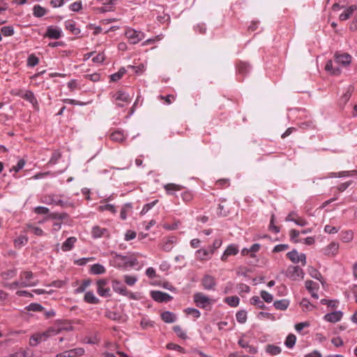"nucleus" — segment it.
Listing matches in <instances>:
<instances>
[{
    "mask_svg": "<svg viewBox=\"0 0 357 357\" xmlns=\"http://www.w3.org/2000/svg\"><path fill=\"white\" fill-rule=\"evenodd\" d=\"M28 242V238L26 236L21 235L15 239L14 243L16 248H21L22 246L26 244Z\"/></svg>",
    "mask_w": 357,
    "mask_h": 357,
    "instance_id": "obj_39",
    "label": "nucleus"
},
{
    "mask_svg": "<svg viewBox=\"0 0 357 357\" xmlns=\"http://www.w3.org/2000/svg\"><path fill=\"white\" fill-rule=\"evenodd\" d=\"M160 316L162 321H165V323H174L176 320V314L169 311H165L162 312Z\"/></svg>",
    "mask_w": 357,
    "mask_h": 357,
    "instance_id": "obj_23",
    "label": "nucleus"
},
{
    "mask_svg": "<svg viewBox=\"0 0 357 357\" xmlns=\"http://www.w3.org/2000/svg\"><path fill=\"white\" fill-rule=\"evenodd\" d=\"M26 231H31L36 236H41L44 235L43 229L38 227L34 226L33 225L29 224L26 225Z\"/></svg>",
    "mask_w": 357,
    "mask_h": 357,
    "instance_id": "obj_34",
    "label": "nucleus"
},
{
    "mask_svg": "<svg viewBox=\"0 0 357 357\" xmlns=\"http://www.w3.org/2000/svg\"><path fill=\"white\" fill-rule=\"evenodd\" d=\"M202 285L204 289L206 290H214L216 285L215 278L209 275H206L202 281Z\"/></svg>",
    "mask_w": 357,
    "mask_h": 357,
    "instance_id": "obj_15",
    "label": "nucleus"
},
{
    "mask_svg": "<svg viewBox=\"0 0 357 357\" xmlns=\"http://www.w3.org/2000/svg\"><path fill=\"white\" fill-rule=\"evenodd\" d=\"M157 202H158V200L155 199L150 203L145 204L141 211V213L142 214L146 213L151 208H152L155 205V204Z\"/></svg>",
    "mask_w": 357,
    "mask_h": 357,
    "instance_id": "obj_61",
    "label": "nucleus"
},
{
    "mask_svg": "<svg viewBox=\"0 0 357 357\" xmlns=\"http://www.w3.org/2000/svg\"><path fill=\"white\" fill-rule=\"evenodd\" d=\"M97 292L102 297L111 296V290L108 287V280L100 279L96 282Z\"/></svg>",
    "mask_w": 357,
    "mask_h": 357,
    "instance_id": "obj_6",
    "label": "nucleus"
},
{
    "mask_svg": "<svg viewBox=\"0 0 357 357\" xmlns=\"http://www.w3.org/2000/svg\"><path fill=\"white\" fill-rule=\"evenodd\" d=\"M1 33L4 36H11L14 34V29L12 26H3L1 29Z\"/></svg>",
    "mask_w": 357,
    "mask_h": 357,
    "instance_id": "obj_48",
    "label": "nucleus"
},
{
    "mask_svg": "<svg viewBox=\"0 0 357 357\" xmlns=\"http://www.w3.org/2000/svg\"><path fill=\"white\" fill-rule=\"evenodd\" d=\"M250 304L255 305L259 309H265L266 305L264 303V301H261L258 296H253L250 298Z\"/></svg>",
    "mask_w": 357,
    "mask_h": 357,
    "instance_id": "obj_35",
    "label": "nucleus"
},
{
    "mask_svg": "<svg viewBox=\"0 0 357 357\" xmlns=\"http://www.w3.org/2000/svg\"><path fill=\"white\" fill-rule=\"evenodd\" d=\"M335 61L344 66H348L351 62L352 57L348 53H335L334 55Z\"/></svg>",
    "mask_w": 357,
    "mask_h": 357,
    "instance_id": "obj_9",
    "label": "nucleus"
},
{
    "mask_svg": "<svg viewBox=\"0 0 357 357\" xmlns=\"http://www.w3.org/2000/svg\"><path fill=\"white\" fill-rule=\"evenodd\" d=\"M91 273L94 275H100L103 274L106 272L105 268L100 264H95L91 266Z\"/></svg>",
    "mask_w": 357,
    "mask_h": 357,
    "instance_id": "obj_29",
    "label": "nucleus"
},
{
    "mask_svg": "<svg viewBox=\"0 0 357 357\" xmlns=\"http://www.w3.org/2000/svg\"><path fill=\"white\" fill-rule=\"evenodd\" d=\"M185 312L188 314H191L195 318H199L201 315L200 312L197 309L192 308V307H188V308L185 309Z\"/></svg>",
    "mask_w": 357,
    "mask_h": 357,
    "instance_id": "obj_60",
    "label": "nucleus"
},
{
    "mask_svg": "<svg viewBox=\"0 0 357 357\" xmlns=\"http://www.w3.org/2000/svg\"><path fill=\"white\" fill-rule=\"evenodd\" d=\"M41 342H43V341H42L41 338H40L38 333H36L30 337L29 344L31 347H36Z\"/></svg>",
    "mask_w": 357,
    "mask_h": 357,
    "instance_id": "obj_51",
    "label": "nucleus"
},
{
    "mask_svg": "<svg viewBox=\"0 0 357 357\" xmlns=\"http://www.w3.org/2000/svg\"><path fill=\"white\" fill-rule=\"evenodd\" d=\"M23 98L30 102L33 105L37 104V100L33 94V93L31 91H27L23 95Z\"/></svg>",
    "mask_w": 357,
    "mask_h": 357,
    "instance_id": "obj_42",
    "label": "nucleus"
},
{
    "mask_svg": "<svg viewBox=\"0 0 357 357\" xmlns=\"http://www.w3.org/2000/svg\"><path fill=\"white\" fill-rule=\"evenodd\" d=\"M47 10L40 5H35L33 8V14L36 17H42L46 15Z\"/></svg>",
    "mask_w": 357,
    "mask_h": 357,
    "instance_id": "obj_30",
    "label": "nucleus"
},
{
    "mask_svg": "<svg viewBox=\"0 0 357 357\" xmlns=\"http://www.w3.org/2000/svg\"><path fill=\"white\" fill-rule=\"evenodd\" d=\"M289 301L286 299H282L274 302L273 305L277 310H284L289 306Z\"/></svg>",
    "mask_w": 357,
    "mask_h": 357,
    "instance_id": "obj_32",
    "label": "nucleus"
},
{
    "mask_svg": "<svg viewBox=\"0 0 357 357\" xmlns=\"http://www.w3.org/2000/svg\"><path fill=\"white\" fill-rule=\"evenodd\" d=\"M112 287L113 290L116 293L119 294L123 296L128 295V291L126 287L123 284H122L121 282H120L117 280H114L112 282Z\"/></svg>",
    "mask_w": 357,
    "mask_h": 357,
    "instance_id": "obj_13",
    "label": "nucleus"
},
{
    "mask_svg": "<svg viewBox=\"0 0 357 357\" xmlns=\"http://www.w3.org/2000/svg\"><path fill=\"white\" fill-rule=\"evenodd\" d=\"M110 138L114 142H122L125 137L121 131L116 130L111 134Z\"/></svg>",
    "mask_w": 357,
    "mask_h": 357,
    "instance_id": "obj_36",
    "label": "nucleus"
},
{
    "mask_svg": "<svg viewBox=\"0 0 357 357\" xmlns=\"http://www.w3.org/2000/svg\"><path fill=\"white\" fill-rule=\"evenodd\" d=\"M261 297L266 303H271L273 300V296L266 291L262 290L260 292Z\"/></svg>",
    "mask_w": 357,
    "mask_h": 357,
    "instance_id": "obj_54",
    "label": "nucleus"
},
{
    "mask_svg": "<svg viewBox=\"0 0 357 357\" xmlns=\"http://www.w3.org/2000/svg\"><path fill=\"white\" fill-rule=\"evenodd\" d=\"M123 278H124L125 282L129 286L134 285L136 283V282L137 281V276H135V275H125L123 276Z\"/></svg>",
    "mask_w": 357,
    "mask_h": 357,
    "instance_id": "obj_50",
    "label": "nucleus"
},
{
    "mask_svg": "<svg viewBox=\"0 0 357 357\" xmlns=\"http://www.w3.org/2000/svg\"><path fill=\"white\" fill-rule=\"evenodd\" d=\"M82 8V4L81 1H75L70 5V10L73 12H78Z\"/></svg>",
    "mask_w": 357,
    "mask_h": 357,
    "instance_id": "obj_59",
    "label": "nucleus"
},
{
    "mask_svg": "<svg viewBox=\"0 0 357 357\" xmlns=\"http://www.w3.org/2000/svg\"><path fill=\"white\" fill-rule=\"evenodd\" d=\"M92 237L94 238H98L101 237H109V233L108 229L106 228H102L99 226H94L91 230Z\"/></svg>",
    "mask_w": 357,
    "mask_h": 357,
    "instance_id": "obj_14",
    "label": "nucleus"
},
{
    "mask_svg": "<svg viewBox=\"0 0 357 357\" xmlns=\"http://www.w3.org/2000/svg\"><path fill=\"white\" fill-rule=\"evenodd\" d=\"M70 328H66L61 326H52L48 328L46 331H47L50 337L56 335L59 333H60L63 330H70Z\"/></svg>",
    "mask_w": 357,
    "mask_h": 357,
    "instance_id": "obj_33",
    "label": "nucleus"
},
{
    "mask_svg": "<svg viewBox=\"0 0 357 357\" xmlns=\"http://www.w3.org/2000/svg\"><path fill=\"white\" fill-rule=\"evenodd\" d=\"M239 298L236 296H229L225 298V302L231 307H236L239 304Z\"/></svg>",
    "mask_w": 357,
    "mask_h": 357,
    "instance_id": "obj_38",
    "label": "nucleus"
},
{
    "mask_svg": "<svg viewBox=\"0 0 357 357\" xmlns=\"http://www.w3.org/2000/svg\"><path fill=\"white\" fill-rule=\"evenodd\" d=\"M34 275L31 271H24L20 275L22 287H30L36 286L38 280H33Z\"/></svg>",
    "mask_w": 357,
    "mask_h": 357,
    "instance_id": "obj_3",
    "label": "nucleus"
},
{
    "mask_svg": "<svg viewBox=\"0 0 357 357\" xmlns=\"http://www.w3.org/2000/svg\"><path fill=\"white\" fill-rule=\"evenodd\" d=\"M305 286L309 292L317 290L319 287V284L313 282L312 280L305 281Z\"/></svg>",
    "mask_w": 357,
    "mask_h": 357,
    "instance_id": "obj_41",
    "label": "nucleus"
},
{
    "mask_svg": "<svg viewBox=\"0 0 357 357\" xmlns=\"http://www.w3.org/2000/svg\"><path fill=\"white\" fill-rule=\"evenodd\" d=\"M65 27L74 35L80 33V29L76 27V24L73 20H67L65 22Z\"/></svg>",
    "mask_w": 357,
    "mask_h": 357,
    "instance_id": "obj_25",
    "label": "nucleus"
},
{
    "mask_svg": "<svg viewBox=\"0 0 357 357\" xmlns=\"http://www.w3.org/2000/svg\"><path fill=\"white\" fill-rule=\"evenodd\" d=\"M164 188L168 195H174L175 191L181 190L182 188L181 185L175 183H167Z\"/></svg>",
    "mask_w": 357,
    "mask_h": 357,
    "instance_id": "obj_28",
    "label": "nucleus"
},
{
    "mask_svg": "<svg viewBox=\"0 0 357 357\" xmlns=\"http://www.w3.org/2000/svg\"><path fill=\"white\" fill-rule=\"evenodd\" d=\"M84 300L85 302L91 304H97L99 303V299L91 291L86 292Z\"/></svg>",
    "mask_w": 357,
    "mask_h": 357,
    "instance_id": "obj_26",
    "label": "nucleus"
},
{
    "mask_svg": "<svg viewBox=\"0 0 357 357\" xmlns=\"http://www.w3.org/2000/svg\"><path fill=\"white\" fill-rule=\"evenodd\" d=\"M38 62H39L38 58L37 56H36L34 54H31L28 57L27 64L29 66L33 67V66H36L38 63Z\"/></svg>",
    "mask_w": 357,
    "mask_h": 357,
    "instance_id": "obj_57",
    "label": "nucleus"
},
{
    "mask_svg": "<svg viewBox=\"0 0 357 357\" xmlns=\"http://www.w3.org/2000/svg\"><path fill=\"white\" fill-rule=\"evenodd\" d=\"M287 256L294 264L301 262L303 266L306 264L305 255L304 253L299 254L296 250L287 252Z\"/></svg>",
    "mask_w": 357,
    "mask_h": 357,
    "instance_id": "obj_7",
    "label": "nucleus"
},
{
    "mask_svg": "<svg viewBox=\"0 0 357 357\" xmlns=\"http://www.w3.org/2000/svg\"><path fill=\"white\" fill-rule=\"evenodd\" d=\"M285 275L292 280H297L304 278V273L303 269L298 266H289L285 272Z\"/></svg>",
    "mask_w": 357,
    "mask_h": 357,
    "instance_id": "obj_5",
    "label": "nucleus"
},
{
    "mask_svg": "<svg viewBox=\"0 0 357 357\" xmlns=\"http://www.w3.org/2000/svg\"><path fill=\"white\" fill-rule=\"evenodd\" d=\"M342 315L343 314L341 311H335L325 314L324 319L328 322L335 323L340 321Z\"/></svg>",
    "mask_w": 357,
    "mask_h": 357,
    "instance_id": "obj_16",
    "label": "nucleus"
},
{
    "mask_svg": "<svg viewBox=\"0 0 357 357\" xmlns=\"http://www.w3.org/2000/svg\"><path fill=\"white\" fill-rule=\"evenodd\" d=\"M99 210L100 211H110L111 213H116V210L115 208V206L112 204H104V205H101L99 206Z\"/></svg>",
    "mask_w": 357,
    "mask_h": 357,
    "instance_id": "obj_55",
    "label": "nucleus"
},
{
    "mask_svg": "<svg viewBox=\"0 0 357 357\" xmlns=\"http://www.w3.org/2000/svg\"><path fill=\"white\" fill-rule=\"evenodd\" d=\"M193 301L198 307L204 309L211 307L212 303L215 301L201 292H197L194 294Z\"/></svg>",
    "mask_w": 357,
    "mask_h": 357,
    "instance_id": "obj_2",
    "label": "nucleus"
},
{
    "mask_svg": "<svg viewBox=\"0 0 357 357\" xmlns=\"http://www.w3.org/2000/svg\"><path fill=\"white\" fill-rule=\"evenodd\" d=\"M339 244L335 242H332L325 248L324 254L328 256L335 255L337 252Z\"/></svg>",
    "mask_w": 357,
    "mask_h": 357,
    "instance_id": "obj_22",
    "label": "nucleus"
},
{
    "mask_svg": "<svg viewBox=\"0 0 357 357\" xmlns=\"http://www.w3.org/2000/svg\"><path fill=\"white\" fill-rule=\"evenodd\" d=\"M173 331L180 338L183 340H185L187 338V335L185 332L182 329V328L180 326H174L173 327Z\"/></svg>",
    "mask_w": 357,
    "mask_h": 357,
    "instance_id": "obj_45",
    "label": "nucleus"
},
{
    "mask_svg": "<svg viewBox=\"0 0 357 357\" xmlns=\"http://www.w3.org/2000/svg\"><path fill=\"white\" fill-rule=\"evenodd\" d=\"M91 284V280H86L83 281V282L77 288L75 289V292L76 294H80L84 292L86 289Z\"/></svg>",
    "mask_w": 357,
    "mask_h": 357,
    "instance_id": "obj_46",
    "label": "nucleus"
},
{
    "mask_svg": "<svg viewBox=\"0 0 357 357\" xmlns=\"http://www.w3.org/2000/svg\"><path fill=\"white\" fill-rule=\"evenodd\" d=\"M174 238H168L162 245V249L165 252H169L172 250L175 243Z\"/></svg>",
    "mask_w": 357,
    "mask_h": 357,
    "instance_id": "obj_37",
    "label": "nucleus"
},
{
    "mask_svg": "<svg viewBox=\"0 0 357 357\" xmlns=\"http://www.w3.org/2000/svg\"><path fill=\"white\" fill-rule=\"evenodd\" d=\"M296 341V335H294V334H289V335H288V336L287 337V338L285 340L284 344L286 345L287 347L291 349L294 347Z\"/></svg>",
    "mask_w": 357,
    "mask_h": 357,
    "instance_id": "obj_40",
    "label": "nucleus"
},
{
    "mask_svg": "<svg viewBox=\"0 0 357 357\" xmlns=\"http://www.w3.org/2000/svg\"><path fill=\"white\" fill-rule=\"evenodd\" d=\"M77 242V238L74 236H71L68 238L66 241L63 243L61 246V249L63 252H68L71 250L75 245V243Z\"/></svg>",
    "mask_w": 357,
    "mask_h": 357,
    "instance_id": "obj_19",
    "label": "nucleus"
},
{
    "mask_svg": "<svg viewBox=\"0 0 357 357\" xmlns=\"http://www.w3.org/2000/svg\"><path fill=\"white\" fill-rule=\"evenodd\" d=\"M357 10L356 5H351L344 9L342 13L339 16V19L341 21H345L348 20L351 15Z\"/></svg>",
    "mask_w": 357,
    "mask_h": 357,
    "instance_id": "obj_18",
    "label": "nucleus"
},
{
    "mask_svg": "<svg viewBox=\"0 0 357 357\" xmlns=\"http://www.w3.org/2000/svg\"><path fill=\"white\" fill-rule=\"evenodd\" d=\"M117 0H110L107 3H104L102 7L96 8V10L98 13H104L113 10L114 6L116 4Z\"/></svg>",
    "mask_w": 357,
    "mask_h": 357,
    "instance_id": "obj_21",
    "label": "nucleus"
},
{
    "mask_svg": "<svg viewBox=\"0 0 357 357\" xmlns=\"http://www.w3.org/2000/svg\"><path fill=\"white\" fill-rule=\"evenodd\" d=\"M125 34L131 44H137L139 41L142 40L145 37L143 32L131 28L128 29L126 31Z\"/></svg>",
    "mask_w": 357,
    "mask_h": 357,
    "instance_id": "obj_4",
    "label": "nucleus"
},
{
    "mask_svg": "<svg viewBox=\"0 0 357 357\" xmlns=\"http://www.w3.org/2000/svg\"><path fill=\"white\" fill-rule=\"evenodd\" d=\"M309 274L312 278L321 282L322 275L317 269L314 268L313 267H310L309 268Z\"/></svg>",
    "mask_w": 357,
    "mask_h": 357,
    "instance_id": "obj_52",
    "label": "nucleus"
},
{
    "mask_svg": "<svg viewBox=\"0 0 357 357\" xmlns=\"http://www.w3.org/2000/svg\"><path fill=\"white\" fill-rule=\"evenodd\" d=\"M238 70L239 73L246 74L250 71V66L245 62H240L238 66Z\"/></svg>",
    "mask_w": 357,
    "mask_h": 357,
    "instance_id": "obj_47",
    "label": "nucleus"
},
{
    "mask_svg": "<svg viewBox=\"0 0 357 357\" xmlns=\"http://www.w3.org/2000/svg\"><path fill=\"white\" fill-rule=\"evenodd\" d=\"M84 354V349L83 348L79 347L58 354L56 357H79L83 356Z\"/></svg>",
    "mask_w": 357,
    "mask_h": 357,
    "instance_id": "obj_10",
    "label": "nucleus"
},
{
    "mask_svg": "<svg viewBox=\"0 0 357 357\" xmlns=\"http://www.w3.org/2000/svg\"><path fill=\"white\" fill-rule=\"evenodd\" d=\"M25 160L24 159H20L18 160L16 165L13 166L10 169V172L14 171L15 172H18L20 170H21L25 165Z\"/></svg>",
    "mask_w": 357,
    "mask_h": 357,
    "instance_id": "obj_56",
    "label": "nucleus"
},
{
    "mask_svg": "<svg viewBox=\"0 0 357 357\" xmlns=\"http://www.w3.org/2000/svg\"><path fill=\"white\" fill-rule=\"evenodd\" d=\"M49 217L52 219L54 220H63L66 219L68 217V214L66 213H52L49 215Z\"/></svg>",
    "mask_w": 357,
    "mask_h": 357,
    "instance_id": "obj_58",
    "label": "nucleus"
},
{
    "mask_svg": "<svg viewBox=\"0 0 357 357\" xmlns=\"http://www.w3.org/2000/svg\"><path fill=\"white\" fill-rule=\"evenodd\" d=\"M325 70L328 72H330L333 75H338L340 74L341 70L340 68H333V61L331 60H328L325 66Z\"/></svg>",
    "mask_w": 357,
    "mask_h": 357,
    "instance_id": "obj_31",
    "label": "nucleus"
},
{
    "mask_svg": "<svg viewBox=\"0 0 357 357\" xmlns=\"http://www.w3.org/2000/svg\"><path fill=\"white\" fill-rule=\"evenodd\" d=\"M132 208V206L130 204H125L121 210V213H120V218L122 219V220H126V218H127V213L129 210H130Z\"/></svg>",
    "mask_w": 357,
    "mask_h": 357,
    "instance_id": "obj_53",
    "label": "nucleus"
},
{
    "mask_svg": "<svg viewBox=\"0 0 357 357\" xmlns=\"http://www.w3.org/2000/svg\"><path fill=\"white\" fill-rule=\"evenodd\" d=\"M27 310L33 312H43L44 307L39 303H31L26 307Z\"/></svg>",
    "mask_w": 357,
    "mask_h": 357,
    "instance_id": "obj_49",
    "label": "nucleus"
},
{
    "mask_svg": "<svg viewBox=\"0 0 357 357\" xmlns=\"http://www.w3.org/2000/svg\"><path fill=\"white\" fill-rule=\"evenodd\" d=\"M126 70L124 68H121L117 73H114L110 76L111 81L116 82V81L119 80L123 77V75L126 73Z\"/></svg>",
    "mask_w": 357,
    "mask_h": 357,
    "instance_id": "obj_43",
    "label": "nucleus"
},
{
    "mask_svg": "<svg viewBox=\"0 0 357 357\" xmlns=\"http://www.w3.org/2000/svg\"><path fill=\"white\" fill-rule=\"evenodd\" d=\"M113 258L111 260V264L116 268H126L127 267H133L138 264L137 259L134 257L123 256L116 252H112Z\"/></svg>",
    "mask_w": 357,
    "mask_h": 357,
    "instance_id": "obj_1",
    "label": "nucleus"
},
{
    "mask_svg": "<svg viewBox=\"0 0 357 357\" xmlns=\"http://www.w3.org/2000/svg\"><path fill=\"white\" fill-rule=\"evenodd\" d=\"M45 36L51 39H59L61 37V31L60 29L54 28L53 26H50L47 29V32Z\"/></svg>",
    "mask_w": 357,
    "mask_h": 357,
    "instance_id": "obj_17",
    "label": "nucleus"
},
{
    "mask_svg": "<svg viewBox=\"0 0 357 357\" xmlns=\"http://www.w3.org/2000/svg\"><path fill=\"white\" fill-rule=\"evenodd\" d=\"M151 296L155 301L159 303L168 302L172 299L169 294L160 291H151Z\"/></svg>",
    "mask_w": 357,
    "mask_h": 357,
    "instance_id": "obj_8",
    "label": "nucleus"
},
{
    "mask_svg": "<svg viewBox=\"0 0 357 357\" xmlns=\"http://www.w3.org/2000/svg\"><path fill=\"white\" fill-rule=\"evenodd\" d=\"M140 325L144 329H146L149 327H152L153 326V321L147 319L146 318H143L141 320Z\"/></svg>",
    "mask_w": 357,
    "mask_h": 357,
    "instance_id": "obj_63",
    "label": "nucleus"
},
{
    "mask_svg": "<svg viewBox=\"0 0 357 357\" xmlns=\"http://www.w3.org/2000/svg\"><path fill=\"white\" fill-rule=\"evenodd\" d=\"M113 97L116 100L123 101L126 103L130 102L131 100V98L130 97L129 94L122 91H118L116 92Z\"/></svg>",
    "mask_w": 357,
    "mask_h": 357,
    "instance_id": "obj_24",
    "label": "nucleus"
},
{
    "mask_svg": "<svg viewBox=\"0 0 357 357\" xmlns=\"http://www.w3.org/2000/svg\"><path fill=\"white\" fill-rule=\"evenodd\" d=\"M45 200L44 202L47 204H54V205H59L62 207H65L67 206V202H64L61 199L59 198V196L56 195H50L47 196H45L44 197Z\"/></svg>",
    "mask_w": 357,
    "mask_h": 357,
    "instance_id": "obj_11",
    "label": "nucleus"
},
{
    "mask_svg": "<svg viewBox=\"0 0 357 357\" xmlns=\"http://www.w3.org/2000/svg\"><path fill=\"white\" fill-rule=\"evenodd\" d=\"M236 318L238 323L244 324L247 320V312L245 310L238 311L236 314Z\"/></svg>",
    "mask_w": 357,
    "mask_h": 357,
    "instance_id": "obj_44",
    "label": "nucleus"
},
{
    "mask_svg": "<svg viewBox=\"0 0 357 357\" xmlns=\"http://www.w3.org/2000/svg\"><path fill=\"white\" fill-rule=\"evenodd\" d=\"M238 246L236 244L229 245L221 256V260L226 261L229 256H235L238 253Z\"/></svg>",
    "mask_w": 357,
    "mask_h": 357,
    "instance_id": "obj_12",
    "label": "nucleus"
},
{
    "mask_svg": "<svg viewBox=\"0 0 357 357\" xmlns=\"http://www.w3.org/2000/svg\"><path fill=\"white\" fill-rule=\"evenodd\" d=\"M213 254V250L199 249L196 251L197 258L200 260H206Z\"/></svg>",
    "mask_w": 357,
    "mask_h": 357,
    "instance_id": "obj_20",
    "label": "nucleus"
},
{
    "mask_svg": "<svg viewBox=\"0 0 357 357\" xmlns=\"http://www.w3.org/2000/svg\"><path fill=\"white\" fill-rule=\"evenodd\" d=\"M281 348L278 346L274 344H267L266 347V353L269 354L271 356H276L281 353Z\"/></svg>",
    "mask_w": 357,
    "mask_h": 357,
    "instance_id": "obj_27",
    "label": "nucleus"
},
{
    "mask_svg": "<svg viewBox=\"0 0 357 357\" xmlns=\"http://www.w3.org/2000/svg\"><path fill=\"white\" fill-rule=\"evenodd\" d=\"M61 153L58 151H55L52 153V155L49 161V163L50 164H52V165H54L56 164L58 160L60 159L61 158Z\"/></svg>",
    "mask_w": 357,
    "mask_h": 357,
    "instance_id": "obj_64",
    "label": "nucleus"
},
{
    "mask_svg": "<svg viewBox=\"0 0 357 357\" xmlns=\"http://www.w3.org/2000/svg\"><path fill=\"white\" fill-rule=\"evenodd\" d=\"M181 197L185 202L188 203L192 199L193 195L190 191H185L181 194Z\"/></svg>",
    "mask_w": 357,
    "mask_h": 357,
    "instance_id": "obj_62",
    "label": "nucleus"
}]
</instances>
